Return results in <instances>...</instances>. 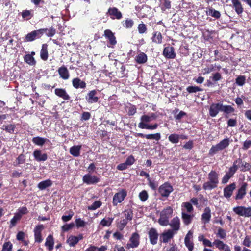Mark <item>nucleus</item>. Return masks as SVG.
Instances as JSON below:
<instances>
[{
  "label": "nucleus",
  "instance_id": "obj_1",
  "mask_svg": "<svg viewBox=\"0 0 251 251\" xmlns=\"http://www.w3.org/2000/svg\"><path fill=\"white\" fill-rule=\"evenodd\" d=\"M156 116L154 113H151L150 115H143L140 118V122L138 124V127L141 129H146L149 130L156 129L158 125L157 123L153 124H149L152 120H155Z\"/></svg>",
  "mask_w": 251,
  "mask_h": 251
},
{
  "label": "nucleus",
  "instance_id": "obj_2",
  "mask_svg": "<svg viewBox=\"0 0 251 251\" xmlns=\"http://www.w3.org/2000/svg\"><path fill=\"white\" fill-rule=\"evenodd\" d=\"M219 183L218 174L215 171H211L208 175V181L203 184V188L212 190L217 187Z\"/></svg>",
  "mask_w": 251,
  "mask_h": 251
},
{
  "label": "nucleus",
  "instance_id": "obj_3",
  "mask_svg": "<svg viewBox=\"0 0 251 251\" xmlns=\"http://www.w3.org/2000/svg\"><path fill=\"white\" fill-rule=\"evenodd\" d=\"M231 141L228 138L223 139L219 143L213 145L211 147L209 151V154L212 156L218 153L219 151L225 149L228 147Z\"/></svg>",
  "mask_w": 251,
  "mask_h": 251
},
{
  "label": "nucleus",
  "instance_id": "obj_4",
  "mask_svg": "<svg viewBox=\"0 0 251 251\" xmlns=\"http://www.w3.org/2000/svg\"><path fill=\"white\" fill-rule=\"evenodd\" d=\"M233 211L237 215L245 217H250L251 216V207H246L245 206H237L233 208Z\"/></svg>",
  "mask_w": 251,
  "mask_h": 251
},
{
  "label": "nucleus",
  "instance_id": "obj_5",
  "mask_svg": "<svg viewBox=\"0 0 251 251\" xmlns=\"http://www.w3.org/2000/svg\"><path fill=\"white\" fill-rule=\"evenodd\" d=\"M127 195V192L125 189H121L116 193L113 198V204L116 206L118 203L122 202Z\"/></svg>",
  "mask_w": 251,
  "mask_h": 251
},
{
  "label": "nucleus",
  "instance_id": "obj_6",
  "mask_svg": "<svg viewBox=\"0 0 251 251\" xmlns=\"http://www.w3.org/2000/svg\"><path fill=\"white\" fill-rule=\"evenodd\" d=\"M173 191V187L168 183H165L161 185L158 189L159 194L162 197H167Z\"/></svg>",
  "mask_w": 251,
  "mask_h": 251
},
{
  "label": "nucleus",
  "instance_id": "obj_7",
  "mask_svg": "<svg viewBox=\"0 0 251 251\" xmlns=\"http://www.w3.org/2000/svg\"><path fill=\"white\" fill-rule=\"evenodd\" d=\"M140 237L138 233H133L129 239V241L126 245V248L128 249L130 248H135L138 246L139 244Z\"/></svg>",
  "mask_w": 251,
  "mask_h": 251
},
{
  "label": "nucleus",
  "instance_id": "obj_8",
  "mask_svg": "<svg viewBox=\"0 0 251 251\" xmlns=\"http://www.w3.org/2000/svg\"><path fill=\"white\" fill-rule=\"evenodd\" d=\"M82 180L84 183L88 185L94 184L100 181V179L97 176L89 174L85 175Z\"/></svg>",
  "mask_w": 251,
  "mask_h": 251
},
{
  "label": "nucleus",
  "instance_id": "obj_9",
  "mask_svg": "<svg viewBox=\"0 0 251 251\" xmlns=\"http://www.w3.org/2000/svg\"><path fill=\"white\" fill-rule=\"evenodd\" d=\"M222 103H212L209 108V115L212 117H216L220 111H221Z\"/></svg>",
  "mask_w": 251,
  "mask_h": 251
},
{
  "label": "nucleus",
  "instance_id": "obj_10",
  "mask_svg": "<svg viewBox=\"0 0 251 251\" xmlns=\"http://www.w3.org/2000/svg\"><path fill=\"white\" fill-rule=\"evenodd\" d=\"M192 237L193 232L190 230L186 234L184 239L185 245L189 251H192L194 248V243L192 240Z\"/></svg>",
  "mask_w": 251,
  "mask_h": 251
},
{
  "label": "nucleus",
  "instance_id": "obj_11",
  "mask_svg": "<svg viewBox=\"0 0 251 251\" xmlns=\"http://www.w3.org/2000/svg\"><path fill=\"white\" fill-rule=\"evenodd\" d=\"M247 183L244 182L242 184L240 188L238 190L235 199L236 200H242L246 194Z\"/></svg>",
  "mask_w": 251,
  "mask_h": 251
},
{
  "label": "nucleus",
  "instance_id": "obj_12",
  "mask_svg": "<svg viewBox=\"0 0 251 251\" xmlns=\"http://www.w3.org/2000/svg\"><path fill=\"white\" fill-rule=\"evenodd\" d=\"M214 245L219 250L223 251H231L230 247L224 243L222 241L215 239L214 241Z\"/></svg>",
  "mask_w": 251,
  "mask_h": 251
},
{
  "label": "nucleus",
  "instance_id": "obj_13",
  "mask_svg": "<svg viewBox=\"0 0 251 251\" xmlns=\"http://www.w3.org/2000/svg\"><path fill=\"white\" fill-rule=\"evenodd\" d=\"M148 234L151 243L152 245L157 244L158 237L157 230L154 228H151L149 231Z\"/></svg>",
  "mask_w": 251,
  "mask_h": 251
},
{
  "label": "nucleus",
  "instance_id": "obj_14",
  "mask_svg": "<svg viewBox=\"0 0 251 251\" xmlns=\"http://www.w3.org/2000/svg\"><path fill=\"white\" fill-rule=\"evenodd\" d=\"M44 229L43 225H39L37 226L34 230L35 242L37 243H41L43 239L41 235V232Z\"/></svg>",
  "mask_w": 251,
  "mask_h": 251
},
{
  "label": "nucleus",
  "instance_id": "obj_15",
  "mask_svg": "<svg viewBox=\"0 0 251 251\" xmlns=\"http://www.w3.org/2000/svg\"><path fill=\"white\" fill-rule=\"evenodd\" d=\"M163 54L168 59H174L176 56L173 47L170 46L166 47L164 49Z\"/></svg>",
  "mask_w": 251,
  "mask_h": 251
},
{
  "label": "nucleus",
  "instance_id": "obj_16",
  "mask_svg": "<svg viewBox=\"0 0 251 251\" xmlns=\"http://www.w3.org/2000/svg\"><path fill=\"white\" fill-rule=\"evenodd\" d=\"M107 14H109L111 18L112 19H117L119 20L122 17L121 12L115 7L109 8Z\"/></svg>",
  "mask_w": 251,
  "mask_h": 251
},
{
  "label": "nucleus",
  "instance_id": "obj_17",
  "mask_svg": "<svg viewBox=\"0 0 251 251\" xmlns=\"http://www.w3.org/2000/svg\"><path fill=\"white\" fill-rule=\"evenodd\" d=\"M176 233L171 229H168L163 232L161 238L164 243L168 242L171 239L173 238Z\"/></svg>",
  "mask_w": 251,
  "mask_h": 251
},
{
  "label": "nucleus",
  "instance_id": "obj_18",
  "mask_svg": "<svg viewBox=\"0 0 251 251\" xmlns=\"http://www.w3.org/2000/svg\"><path fill=\"white\" fill-rule=\"evenodd\" d=\"M83 237L82 234H79L78 236L71 235L67 239V243L71 247H73L78 243L79 241L82 240Z\"/></svg>",
  "mask_w": 251,
  "mask_h": 251
},
{
  "label": "nucleus",
  "instance_id": "obj_19",
  "mask_svg": "<svg viewBox=\"0 0 251 251\" xmlns=\"http://www.w3.org/2000/svg\"><path fill=\"white\" fill-rule=\"evenodd\" d=\"M169 225L172 228L171 230L176 233L180 229V221L179 218L178 217L173 218Z\"/></svg>",
  "mask_w": 251,
  "mask_h": 251
},
{
  "label": "nucleus",
  "instance_id": "obj_20",
  "mask_svg": "<svg viewBox=\"0 0 251 251\" xmlns=\"http://www.w3.org/2000/svg\"><path fill=\"white\" fill-rule=\"evenodd\" d=\"M236 188L235 183H232L226 187L224 189V196L226 198H230L232 195L233 191Z\"/></svg>",
  "mask_w": 251,
  "mask_h": 251
},
{
  "label": "nucleus",
  "instance_id": "obj_21",
  "mask_svg": "<svg viewBox=\"0 0 251 251\" xmlns=\"http://www.w3.org/2000/svg\"><path fill=\"white\" fill-rule=\"evenodd\" d=\"M104 35L108 39L110 45L114 46L116 43V38L112 32L109 29L104 31Z\"/></svg>",
  "mask_w": 251,
  "mask_h": 251
},
{
  "label": "nucleus",
  "instance_id": "obj_22",
  "mask_svg": "<svg viewBox=\"0 0 251 251\" xmlns=\"http://www.w3.org/2000/svg\"><path fill=\"white\" fill-rule=\"evenodd\" d=\"M58 73L60 77L63 79L67 80L69 78L70 75L69 71L64 66H61L58 68Z\"/></svg>",
  "mask_w": 251,
  "mask_h": 251
},
{
  "label": "nucleus",
  "instance_id": "obj_23",
  "mask_svg": "<svg viewBox=\"0 0 251 251\" xmlns=\"http://www.w3.org/2000/svg\"><path fill=\"white\" fill-rule=\"evenodd\" d=\"M211 217V210L210 208L208 207L205 208L201 216V220L203 223L204 224L209 223Z\"/></svg>",
  "mask_w": 251,
  "mask_h": 251
},
{
  "label": "nucleus",
  "instance_id": "obj_24",
  "mask_svg": "<svg viewBox=\"0 0 251 251\" xmlns=\"http://www.w3.org/2000/svg\"><path fill=\"white\" fill-rule=\"evenodd\" d=\"M55 94L58 97L62 98L64 100L70 99V96L64 89L56 88L54 91Z\"/></svg>",
  "mask_w": 251,
  "mask_h": 251
},
{
  "label": "nucleus",
  "instance_id": "obj_25",
  "mask_svg": "<svg viewBox=\"0 0 251 251\" xmlns=\"http://www.w3.org/2000/svg\"><path fill=\"white\" fill-rule=\"evenodd\" d=\"M33 155L35 159L38 161H44L47 159V155L46 153H42L40 150H35Z\"/></svg>",
  "mask_w": 251,
  "mask_h": 251
},
{
  "label": "nucleus",
  "instance_id": "obj_26",
  "mask_svg": "<svg viewBox=\"0 0 251 251\" xmlns=\"http://www.w3.org/2000/svg\"><path fill=\"white\" fill-rule=\"evenodd\" d=\"M193 207L191 203L189 202H183L181 204V213H191L193 211Z\"/></svg>",
  "mask_w": 251,
  "mask_h": 251
},
{
  "label": "nucleus",
  "instance_id": "obj_27",
  "mask_svg": "<svg viewBox=\"0 0 251 251\" xmlns=\"http://www.w3.org/2000/svg\"><path fill=\"white\" fill-rule=\"evenodd\" d=\"M73 86L76 89L84 88L86 87V83L85 82L81 80L78 78H75L72 80Z\"/></svg>",
  "mask_w": 251,
  "mask_h": 251
},
{
  "label": "nucleus",
  "instance_id": "obj_28",
  "mask_svg": "<svg viewBox=\"0 0 251 251\" xmlns=\"http://www.w3.org/2000/svg\"><path fill=\"white\" fill-rule=\"evenodd\" d=\"M81 145L73 146L70 149V153L74 157H78L80 155Z\"/></svg>",
  "mask_w": 251,
  "mask_h": 251
},
{
  "label": "nucleus",
  "instance_id": "obj_29",
  "mask_svg": "<svg viewBox=\"0 0 251 251\" xmlns=\"http://www.w3.org/2000/svg\"><path fill=\"white\" fill-rule=\"evenodd\" d=\"M232 3L236 12L240 14L243 12V8L239 0H232Z\"/></svg>",
  "mask_w": 251,
  "mask_h": 251
},
{
  "label": "nucleus",
  "instance_id": "obj_30",
  "mask_svg": "<svg viewBox=\"0 0 251 251\" xmlns=\"http://www.w3.org/2000/svg\"><path fill=\"white\" fill-rule=\"evenodd\" d=\"M162 36L159 32H154L152 33L151 40L152 42L156 44H161L162 43Z\"/></svg>",
  "mask_w": 251,
  "mask_h": 251
},
{
  "label": "nucleus",
  "instance_id": "obj_31",
  "mask_svg": "<svg viewBox=\"0 0 251 251\" xmlns=\"http://www.w3.org/2000/svg\"><path fill=\"white\" fill-rule=\"evenodd\" d=\"M221 69V66L219 65H216V64L211 65L209 66H208L205 68L203 70V73L204 75L210 73V72L214 71H219Z\"/></svg>",
  "mask_w": 251,
  "mask_h": 251
},
{
  "label": "nucleus",
  "instance_id": "obj_32",
  "mask_svg": "<svg viewBox=\"0 0 251 251\" xmlns=\"http://www.w3.org/2000/svg\"><path fill=\"white\" fill-rule=\"evenodd\" d=\"M96 91L95 90L91 91L88 94V102L90 103L97 102L98 100V98L96 96Z\"/></svg>",
  "mask_w": 251,
  "mask_h": 251
},
{
  "label": "nucleus",
  "instance_id": "obj_33",
  "mask_svg": "<svg viewBox=\"0 0 251 251\" xmlns=\"http://www.w3.org/2000/svg\"><path fill=\"white\" fill-rule=\"evenodd\" d=\"M182 219L184 224L186 225H188L191 223L192 220L193 218V215L189 214L186 213L182 212Z\"/></svg>",
  "mask_w": 251,
  "mask_h": 251
},
{
  "label": "nucleus",
  "instance_id": "obj_34",
  "mask_svg": "<svg viewBox=\"0 0 251 251\" xmlns=\"http://www.w3.org/2000/svg\"><path fill=\"white\" fill-rule=\"evenodd\" d=\"M135 60L137 63L143 64L147 62V56L144 53L140 52L135 57Z\"/></svg>",
  "mask_w": 251,
  "mask_h": 251
},
{
  "label": "nucleus",
  "instance_id": "obj_35",
  "mask_svg": "<svg viewBox=\"0 0 251 251\" xmlns=\"http://www.w3.org/2000/svg\"><path fill=\"white\" fill-rule=\"evenodd\" d=\"M40 56L42 60L46 61L48 58V52L47 45L46 44H43L42 47V49L40 52Z\"/></svg>",
  "mask_w": 251,
  "mask_h": 251
},
{
  "label": "nucleus",
  "instance_id": "obj_36",
  "mask_svg": "<svg viewBox=\"0 0 251 251\" xmlns=\"http://www.w3.org/2000/svg\"><path fill=\"white\" fill-rule=\"evenodd\" d=\"M172 213L173 209L171 207L168 206L161 212L160 215L169 219L172 217Z\"/></svg>",
  "mask_w": 251,
  "mask_h": 251
},
{
  "label": "nucleus",
  "instance_id": "obj_37",
  "mask_svg": "<svg viewBox=\"0 0 251 251\" xmlns=\"http://www.w3.org/2000/svg\"><path fill=\"white\" fill-rule=\"evenodd\" d=\"M241 161V163L238 164V168L240 169V170L243 172L247 171L250 170L251 165L249 163L243 161L241 159H238Z\"/></svg>",
  "mask_w": 251,
  "mask_h": 251
},
{
  "label": "nucleus",
  "instance_id": "obj_38",
  "mask_svg": "<svg viewBox=\"0 0 251 251\" xmlns=\"http://www.w3.org/2000/svg\"><path fill=\"white\" fill-rule=\"evenodd\" d=\"M241 161L239 160H236L234 163L233 165L230 167L228 171L227 172L231 176H233V175L235 174V173L237 171L238 169V164L240 163Z\"/></svg>",
  "mask_w": 251,
  "mask_h": 251
},
{
  "label": "nucleus",
  "instance_id": "obj_39",
  "mask_svg": "<svg viewBox=\"0 0 251 251\" xmlns=\"http://www.w3.org/2000/svg\"><path fill=\"white\" fill-rule=\"evenodd\" d=\"M54 240L52 235H49L46 239L45 242V246L47 247L49 250H51L53 248Z\"/></svg>",
  "mask_w": 251,
  "mask_h": 251
},
{
  "label": "nucleus",
  "instance_id": "obj_40",
  "mask_svg": "<svg viewBox=\"0 0 251 251\" xmlns=\"http://www.w3.org/2000/svg\"><path fill=\"white\" fill-rule=\"evenodd\" d=\"M52 182L50 180H46L40 182L38 187L40 190H44L47 187L50 186L52 185Z\"/></svg>",
  "mask_w": 251,
  "mask_h": 251
},
{
  "label": "nucleus",
  "instance_id": "obj_41",
  "mask_svg": "<svg viewBox=\"0 0 251 251\" xmlns=\"http://www.w3.org/2000/svg\"><path fill=\"white\" fill-rule=\"evenodd\" d=\"M206 13L207 15L217 19L219 18L221 16V14L219 11L211 8L208 9L206 12Z\"/></svg>",
  "mask_w": 251,
  "mask_h": 251
},
{
  "label": "nucleus",
  "instance_id": "obj_42",
  "mask_svg": "<svg viewBox=\"0 0 251 251\" xmlns=\"http://www.w3.org/2000/svg\"><path fill=\"white\" fill-rule=\"evenodd\" d=\"M21 215L20 213H16L14 217L10 221V225L9 226L10 228H12L14 226L17 221L21 219Z\"/></svg>",
  "mask_w": 251,
  "mask_h": 251
},
{
  "label": "nucleus",
  "instance_id": "obj_43",
  "mask_svg": "<svg viewBox=\"0 0 251 251\" xmlns=\"http://www.w3.org/2000/svg\"><path fill=\"white\" fill-rule=\"evenodd\" d=\"M180 136L176 134H172L168 137L169 140L172 143H177L179 142Z\"/></svg>",
  "mask_w": 251,
  "mask_h": 251
},
{
  "label": "nucleus",
  "instance_id": "obj_44",
  "mask_svg": "<svg viewBox=\"0 0 251 251\" xmlns=\"http://www.w3.org/2000/svg\"><path fill=\"white\" fill-rule=\"evenodd\" d=\"M169 219L160 215V218L158 219L159 224L162 226H167L169 224Z\"/></svg>",
  "mask_w": 251,
  "mask_h": 251
},
{
  "label": "nucleus",
  "instance_id": "obj_45",
  "mask_svg": "<svg viewBox=\"0 0 251 251\" xmlns=\"http://www.w3.org/2000/svg\"><path fill=\"white\" fill-rule=\"evenodd\" d=\"M146 138L147 139H154L156 141H158L161 138V135L159 133L147 134L146 135Z\"/></svg>",
  "mask_w": 251,
  "mask_h": 251
},
{
  "label": "nucleus",
  "instance_id": "obj_46",
  "mask_svg": "<svg viewBox=\"0 0 251 251\" xmlns=\"http://www.w3.org/2000/svg\"><path fill=\"white\" fill-rule=\"evenodd\" d=\"M234 109L230 105H223L222 104L221 111H223L227 114L231 113L233 112Z\"/></svg>",
  "mask_w": 251,
  "mask_h": 251
},
{
  "label": "nucleus",
  "instance_id": "obj_47",
  "mask_svg": "<svg viewBox=\"0 0 251 251\" xmlns=\"http://www.w3.org/2000/svg\"><path fill=\"white\" fill-rule=\"evenodd\" d=\"M113 218L109 217L106 219H103L101 221L100 224L103 226H110L113 221Z\"/></svg>",
  "mask_w": 251,
  "mask_h": 251
},
{
  "label": "nucleus",
  "instance_id": "obj_48",
  "mask_svg": "<svg viewBox=\"0 0 251 251\" xmlns=\"http://www.w3.org/2000/svg\"><path fill=\"white\" fill-rule=\"evenodd\" d=\"M46 140V139L39 137H35L32 139L33 142L39 146L43 145L45 143Z\"/></svg>",
  "mask_w": 251,
  "mask_h": 251
},
{
  "label": "nucleus",
  "instance_id": "obj_49",
  "mask_svg": "<svg viewBox=\"0 0 251 251\" xmlns=\"http://www.w3.org/2000/svg\"><path fill=\"white\" fill-rule=\"evenodd\" d=\"M101 205V202L100 201H95L91 205L88 206V209L94 210Z\"/></svg>",
  "mask_w": 251,
  "mask_h": 251
},
{
  "label": "nucleus",
  "instance_id": "obj_50",
  "mask_svg": "<svg viewBox=\"0 0 251 251\" xmlns=\"http://www.w3.org/2000/svg\"><path fill=\"white\" fill-rule=\"evenodd\" d=\"M139 197L142 201H145L148 198V194L146 190H143L139 194Z\"/></svg>",
  "mask_w": 251,
  "mask_h": 251
},
{
  "label": "nucleus",
  "instance_id": "obj_51",
  "mask_svg": "<svg viewBox=\"0 0 251 251\" xmlns=\"http://www.w3.org/2000/svg\"><path fill=\"white\" fill-rule=\"evenodd\" d=\"M15 126L13 125H8L2 126V129L6 130L7 132L12 133L14 132Z\"/></svg>",
  "mask_w": 251,
  "mask_h": 251
},
{
  "label": "nucleus",
  "instance_id": "obj_52",
  "mask_svg": "<svg viewBox=\"0 0 251 251\" xmlns=\"http://www.w3.org/2000/svg\"><path fill=\"white\" fill-rule=\"evenodd\" d=\"M134 25V22L132 19H127L125 20L123 26L126 28H131Z\"/></svg>",
  "mask_w": 251,
  "mask_h": 251
},
{
  "label": "nucleus",
  "instance_id": "obj_53",
  "mask_svg": "<svg viewBox=\"0 0 251 251\" xmlns=\"http://www.w3.org/2000/svg\"><path fill=\"white\" fill-rule=\"evenodd\" d=\"M186 89H187V91L189 93H195V92H197L198 91H201V89L200 87H199L198 86H188Z\"/></svg>",
  "mask_w": 251,
  "mask_h": 251
},
{
  "label": "nucleus",
  "instance_id": "obj_54",
  "mask_svg": "<svg viewBox=\"0 0 251 251\" xmlns=\"http://www.w3.org/2000/svg\"><path fill=\"white\" fill-rule=\"evenodd\" d=\"M217 236L221 239H224L226 238V231L220 227L218 229Z\"/></svg>",
  "mask_w": 251,
  "mask_h": 251
},
{
  "label": "nucleus",
  "instance_id": "obj_55",
  "mask_svg": "<svg viewBox=\"0 0 251 251\" xmlns=\"http://www.w3.org/2000/svg\"><path fill=\"white\" fill-rule=\"evenodd\" d=\"M125 213V216L126 218L129 221H130L132 220V216H133V213L131 209H128L127 210H125L124 211Z\"/></svg>",
  "mask_w": 251,
  "mask_h": 251
},
{
  "label": "nucleus",
  "instance_id": "obj_56",
  "mask_svg": "<svg viewBox=\"0 0 251 251\" xmlns=\"http://www.w3.org/2000/svg\"><path fill=\"white\" fill-rule=\"evenodd\" d=\"M138 30L139 33L143 34L146 32L147 28L144 24L141 23L139 24L138 26Z\"/></svg>",
  "mask_w": 251,
  "mask_h": 251
},
{
  "label": "nucleus",
  "instance_id": "obj_57",
  "mask_svg": "<svg viewBox=\"0 0 251 251\" xmlns=\"http://www.w3.org/2000/svg\"><path fill=\"white\" fill-rule=\"evenodd\" d=\"M12 247V245L10 242H6L3 246L2 251H11Z\"/></svg>",
  "mask_w": 251,
  "mask_h": 251
},
{
  "label": "nucleus",
  "instance_id": "obj_58",
  "mask_svg": "<svg viewBox=\"0 0 251 251\" xmlns=\"http://www.w3.org/2000/svg\"><path fill=\"white\" fill-rule=\"evenodd\" d=\"M128 220L126 219H124L121 220L118 224V227L120 230L123 229L124 227L127 224Z\"/></svg>",
  "mask_w": 251,
  "mask_h": 251
},
{
  "label": "nucleus",
  "instance_id": "obj_59",
  "mask_svg": "<svg viewBox=\"0 0 251 251\" xmlns=\"http://www.w3.org/2000/svg\"><path fill=\"white\" fill-rule=\"evenodd\" d=\"M245 78L243 76L238 77L236 80V83L240 86H242L245 83Z\"/></svg>",
  "mask_w": 251,
  "mask_h": 251
},
{
  "label": "nucleus",
  "instance_id": "obj_60",
  "mask_svg": "<svg viewBox=\"0 0 251 251\" xmlns=\"http://www.w3.org/2000/svg\"><path fill=\"white\" fill-rule=\"evenodd\" d=\"M243 244L247 247H251V239H250V238L249 236H246V237L245 238V239L243 242Z\"/></svg>",
  "mask_w": 251,
  "mask_h": 251
},
{
  "label": "nucleus",
  "instance_id": "obj_61",
  "mask_svg": "<svg viewBox=\"0 0 251 251\" xmlns=\"http://www.w3.org/2000/svg\"><path fill=\"white\" fill-rule=\"evenodd\" d=\"M232 176H231L230 174H229L228 173H226L222 178V183H223V184L226 183L228 181L229 179Z\"/></svg>",
  "mask_w": 251,
  "mask_h": 251
},
{
  "label": "nucleus",
  "instance_id": "obj_62",
  "mask_svg": "<svg viewBox=\"0 0 251 251\" xmlns=\"http://www.w3.org/2000/svg\"><path fill=\"white\" fill-rule=\"evenodd\" d=\"M161 3L164 8L169 9L171 7L170 1L168 0H161Z\"/></svg>",
  "mask_w": 251,
  "mask_h": 251
},
{
  "label": "nucleus",
  "instance_id": "obj_63",
  "mask_svg": "<svg viewBox=\"0 0 251 251\" xmlns=\"http://www.w3.org/2000/svg\"><path fill=\"white\" fill-rule=\"evenodd\" d=\"M136 112V108L135 106L132 105L128 107V114L129 115H133Z\"/></svg>",
  "mask_w": 251,
  "mask_h": 251
},
{
  "label": "nucleus",
  "instance_id": "obj_64",
  "mask_svg": "<svg viewBox=\"0 0 251 251\" xmlns=\"http://www.w3.org/2000/svg\"><path fill=\"white\" fill-rule=\"evenodd\" d=\"M222 78L221 75L219 73H216L215 74H213V76L212 77V80L214 81H217L220 80Z\"/></svg>",
  "mask_w": 251,
  "mask_h": 251
}]
</instances>
